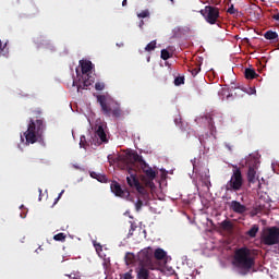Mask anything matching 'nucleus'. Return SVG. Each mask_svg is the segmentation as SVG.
Wrapping results in <instances>:
<instances>
[{
    "instance_id": "nucleus-1",
    "label": "nucleus",
    "mask_w": 279,
    "mask_h": 279,
    "mask_svg": "<svg viewBox=\"0 0 279 279\" xmlns=\"http://www.w3.org/2000/svg\"><path fill=\"white\" fill-rule=\"evenodd\" d=\"M126 169L129 173V177H126L129 186L131 189H135L142 197H147L149 193L146 191L145 186L148 189H154L156 186L154 184V180H156L158 172L154 170L153 167H149V165L145 162V159H143V156L138 155L136 151L129 153L126 155ZM138 171H143L144 173L142 182L145 186H143L141 181H138V177L136 174Z\"/></svg>"
},
{
    "instance_id": "nucleus-2",
    "label": "nucleus",
    "mask_w": 279,
    "mask_h": 279,
    "mask_svg": "<svg viewBox=\"0 0 279 279\" xmlns=\"http://www.w3.org/2000/svg\"><path fill=\"white\" fill-rule=\"evenodd\" d=\"M45 132V121L43 119H29L27 131L24 132V137L26 140V145H34L38 143V138L43 137Z\"/></svg>"
},
{
    "instance_id": "nucleus-3",
    "label": "nucleus",
    "mask_w": 279,
    "mask_h": 279,
    "mask_svg": "<svg viewBox=\"0 0 279 279\" xmlns=\"http://www.w3.org/2000/svg\"><path fill=\"white\" fill-rule=\"evenodd\" d=\"M97 101L100 105L101 112L105 117H114L116 119L123 117L121 107L119 104L114 102V100L108 99L105 95H98Z\"/></svg>"
},
{
    "instance_id": "nucleus-4",
    "label": "nucleus",
    "mask_w": 279,
    "mask_h": 279,
    "mask_svg": "<svg viewBox=\"0 0 279 279\" xmlns=\"http://www.w3.org/2000/svg\"><path fill=\"white\" fill-rule=\"evenodd\" d=\"M254 257H252V251L247 247H241L235 251L234 254V265L239 269H244V271H250L254 267Z\"/></svg>"
},
{
    "instance_id": "nucleus-5",
    "label": "nucleus",
    "mask_w": 279,
    "mask_h": 279,
    "mask_svg": "<svg viewBox=\"0 0 279 279\" xmlns=\"http://www.w3.org/2000/svg\"><path fill=\"white\" fill-rule=\"evenodd\" d=\"M81 64V71L83 73V82H80V84L76 85L77 92L80 90H86L88 86H93L95 84V77L90 76V71H93V62L85 60L80 61Z\"/></svg>"
},
{
    "instance_id": "nucleus-6",
    "label": "nucleus",
    "mask_w": 279,
    "mask_h": 279,
    "mask_svg": "<svg viewBox=\"0 0 279 279\" xmlns=\"http://www.w3.org/2000/svg\"><path fill=\"white\" fill-rule=\"evenodd\" d=\"M137 258L143 267H147L151 271L160 269V265L154 259V248L150 246L140 251Z\"/></svg>"
},
{
    "instance_id": "nucleus-7",
    "label": "nucleus",
    "mask_w": 279,
    "mask_h": 279,
    "mask_svg": "<svg viewBox=\"0 0 279 279\" xmlns=\"http://www.w3.org/2000/svg\"><path fill=\"white\" fill-rule=\"evenodd\" d=\"M226 191H241L243 189V173L241 172V168L233 166V173L231 179L227 182L225 186Z\"/></svg>"
},
{
    "instance_id": "nucleus-8",
    "label": "nucleus",
    "mask_w": 279,
    "mask_h": 279,
    "mask_svg": "<svg viewBox=\"0 0 279 279\" xmlns=\"http://www.w3.org/2000/svg\"><path fill=\"white\" fill-rule=\"evenodd\" d=\"M264 245H278L279 243V227L267 228L262 235Z\"/></svg>"
},
{
    "instance_id": "nucleus-9",
    "label": "nucleus",
    "mask_w": 279,
    "mask_h": 279,
    "mask_svg": "<svg viewBox=\"0 0 279 279\" xmlns=\"http://www.w3.org/2000/svg\"><path fill=\"white\" fill-rule=\"evenodd\" d=\"M201 14L209 25H216L219 21V8L217 7L206 5L201 10Z\"/></svg>"
},
{
    "instance_id": "nucleus-10",
    "label": "nucleus",
    "mask_w": 279,
    "mask_h": 279,
    "mask_svg": "<svg viewBox=\"0 0 279 279\" xmlns=\"http://www.w3.org/2000/svg\"><path fill=\"white\" fill-rule=\"evenodd\" d=\"M110 190L116 195V197H121L122 199L132 202L130 198V191L121 189V184H119V182L112 181L110 184Z\"/></svg>"
},
{
    "instance_id": "nucleus-11",
    "label": "nucleus",
    "mask_w": 279,
    "mask_h": 279,
    "mask_svg": "<svg viewBox=\"0 0 279 279\" xmlns=\"http://www.w3.org/2000/svg\"><path fill=\"white\" fill-rule=\"evenodd\" d=\"M202 119H205L208 123L209 132L211 135L217 132V128L215 126V112L206 113Z\"/></svg>"
},
{
    "instance_id": "nucleus-12",
    "label": "nucleus",
    "mask_w": 279,
    "mask_h": 279,
    "mask_svg": "<svg viewBox=\"0 0 279 279\" xmlns=\"http://www.w3.org/2000/svg\"><path fill=\"white\" fill-rule=\"evenodd\" d=\"M231 210H233V213H236L238 215H243L244 213H247V207L241 204L239 201H232Z\"/></svg>"
},
{
    "instance_id": "nucleus-13",
    "label": "nucleus",
    "mask_w": 279,
    "mask_h": 279,
    "mask_svg": "<svg viewBox=\"0 0 279 279\" xmlns=\"http://www.w3.org/2000/svg\"><path fill=\"white\" fill-rule=\"evenodd\" d=\"M95 138H99V145H101V143H108V135L106 134L102 125L97 126L95 132Z\"/></svg>"
},
{
    "instance_id": "nucleus-14",
    "label": "nucleus",
    "mask_w": 279,
    "mask_h": 279,
    "mask_svg": "<svg viewBox=\"0 0 279 279\" xmlns=\"http://www.w3.org/2000/svg\"><path fill=\"white\" fill-rule=\"evenodd\" d=\"M153 258L155 263L156 260H165V258H167V253L162 248H156L155 251H153Z\"/></svg>"
},
{
    "instance_id": "nucleus-15",
    "label": "nucleus",
    "mask_w": 279,
    "mask_h": 279,
    "mask_svg": "<svg viewBox=\"0 0 279 279\" xmlns=\"http://www.w3.org/2000/svg\"><path fill=\"white\" fill-rule=\"evenodd\" d=\"M90 178L97 180L98 182L106 183L108 182V177L106 174L97 173L95 171L89 172Z\"/></svg>"
},
{
    "instance_id": "nucleus-16",
    "label": "nucleus",
    "mask_w": 279,
    "mask_h": 279,
    "mask_svg": "<svg viewBox=\"0 0 279 279\" xmlns=\"http://www.w3.org/2000/svg\"><path fill=\"white\" fill-rule=\"evenodd\" d=\"M247 182L250 184H256V170L254 167H250L247 171Z\"/></svg>"
},
{
    "instance_id": "nucleus-17",
    "label": "nucleus",
    "mask_w": 279,
    "mask_h": 279,
    "mask_svg": "<svg viewBox=\"0 0 279 279\" xmlns=\"http://www.w3.org/2000/svg\"><path fill=\"white\" fill-rule=\"evenodd\" d=\"M146 266H142L137 270V279H149V270L145 268Z\"/></svg>"
},
{
    "instance_id": "nucleus-18",
    "label": "nucleus",
    "mask_w": 279,
    "mask_h": 279,
    "mask_svg": "<svg viewBox=\"0 0 279 279\" xmlns=\"http://www.w3.org/2000/svg\"><path fill=\"white\" fill-rule=\"evenodd\" d=\"M244 76L246 80H255V77H258V74H256V71L252 68H246L244 70Z\"/></svg>"
},
{
    "instance_id": "nucleus-19",
    "label": "nucleus",
    "mask_w": 279,
    "mask_h": 279,
    "mask_svg": "<svg viewBox=\"0 0 279 279\" xmlns=\"http://www.w3.org/2000/svg\"><path fill=\"white\" fill-rule=\"evenodd\" d=\"M199 71H202V63L201 62H198L195 65H192V66L189 68V72L191 73V75L193 77H196V75L199 74Z\"/></svg>"
},
{
    "instance_id": "nucleus-20",
    "label": "nucleus",
    "mask_w": 279,
    "mask_h": 279,
    "mask_svg": "<svg viewBox=\"0 0 279 279\" xmlns=\"http://www.w3.org/2000/svg\"><path fill=\"white\" fill-rule=\"evenodd\" d=\"M258 225H253L252 228L246 232V236L251 239H256V234H258Z\"/></svg>"
},
{
    "instance_id": "nucleus-21",
    "label": "nucleus",
    "mask_w": 279,
    "mask_h": 279,
    "mask_svg": "<svg viewBox=\"0 0 279 279\" xmlns=\"http://www.w3.org/2000/svg\"><path fill=\"white\" fill-rule=\"evenodd\" d=\"M264 37L266 38V40H276V38H278V33L274 31H267L264 34Z\"/></svg>"
},
{
    "instance_id": "nucleus-22",
    "label": "nucleus",
    "mask_w": 279,
    "mask_h": 279,
    "mask_svg": "<svg viewBox=\"0 0 279 279\" xmlns=\"http://www.w3.org/2000/svg\"><path fill=\"white\" fill-rule=\"evenodd\" d=\"M0 56L8 58L10 56V48H8V43H5L2 48H0Z\"/></svg>"
},
{
    "instance_id": "nucleus-23",
    "label": "nucleus",
    "mask_w": 279,
    "mask_h": 279,
    "mask_svg": "<svg viewBox=\"0 0 279 279\" xmlns=\"http://www.w3.org/2000/svg\"><path fill=\"white\" fill-rule=\"evenodd\" d=\"M222 230H232V222L230 220H223L220 223Z\"/></svg>"
},
{
    "instance_id": "nucleus-24",
    "label": "nucleus",
    "mask_w": 279,
    "mask_h": 279,
    "mask_svg": "<svg viewBox=\"0 0 279 279\" xmlns=\"http://www.w3.org/2000/svg\"><path fill=\"white\" fill-rule=\"evenodd\" d=\"M54 241H61V243H64L66 241V234L64 233H58L53 235Z\"/></svg>"
},
{
    "instance_id": "nucleus-25",
    "label": "nucleus",
    "mask_w": 279,
    "mask_h": 279,
    "mask_svg": "<svg viewBox=\"0 0 279 279\" xmlns=\"http://www.w3.org/2000/svg\"><path fill=\"white\" fill-rule=\"evenodd\" d=\"M125 263H126V265H132V263H134V254L126 253V255H125Z\"/></svg>"
},
{
    "instance_id": "nucleus-26",
    "label": "nucleus",
    "mask_w": 279,
    "mask_h": 279,
    "mask_svg": "<svg viewBox=\"0 0 279 279\" xmlns=\"http://www.w3.org/2000/svg\"><path fill=\"white\" fill-rule=\"evenodd\" d=\"M93 245L97 252V254H99L100 252H104V246L101 245V243L97 242V241H94L93 242Z\"/></svg>"
},
{
    "instance_id": "nucleus-27",
    "label": "nucleus",
    "mask_w": 279,
    "mask_h": 279,
    "mask_svg": "<svg viewBox=\"0 0 279 279\" xmlns=\"http://www.w3.org/2000/svg\"><path fill=\"white\" fill-rule=\"evenodd\" d=\"M154 49H156V40L150 41V43L147 44V46L145 47V51H154Z\"/></svg>"
},
{
    "instance_id": "nucleus-28",
    "label": "nucleus",
    "mask_w": 279,
    "mask_h": 279,
    "mask_svg": "<svg viewBox=\"0 0 279 279\" xmlns=\"http://www.w3.org/2000/svg\"><path fill=\"white\" fill-rule=\"evenodd\" d=\"M80 147H83V149H86V147H88V142H86V136L84 135L81 136Z\"/></svg>"
},
{
    "instance_id": "nucleus-29",
    "label": "nucleus",
    "mask_w": 279,
    "mask_h": 279,
    "mask_svg": "<svg viewBox=\"0 0 279 279\" xmlns=\"http://www.w3.org/2000/svg\"><path fill=\"white\" fill-rule=\"evenodd\" d=\"M169 58H171V53L168 52L167 49H162L161 50V60H169Z\"/></svg>"
},
{
    "instance_id": "nucleus-30",
    "label": "nucleus",
    "mask_w": 279,
    "mask_h": 279,
    "mask_svg": "<svg viewBox=\"0 0 279 279\" xmlns=\"http://www.w3.org/2000/svg\"><path fill=\"white\" fill-rule=\"evenodd\" d=\"M136 228H138V227L136 226V223L131 222V228H130L129 233H128V238H129V239H130V236H133V235H134V231L136 230Z\"/></svg>"
},
{
    "instance_id": "nucleus-31",
    "label": "nucleus",
    "mask_w": 279,
    "mask_h": 279,
    "mask_svg": "<svg viewBox=\"0 0 279 279\" xmlns=\"http://www.w3.org/2000/svg\"><path fill=\"white\" fill-rule=\"evenodd\" d=\"M184 84V77L183 76H178L174 78V85L175 86H182Z\"/></svg>"
},
{
    "instance_id": "nucleus-32",
    "label": "nucleus",
    "mask_w": 279,
    "mask_h": 279,
    "mask_svg": "<svg viewBox=\"0 0 279 279\" xmlns=\"http://www.w3.org/2000/svg\"><path fill=\"white\" fill-rule=\"evenodd\" d=\"M138 19H147L149 17V10H144L137 14Z\"/></svg>"
},
{
    "instance_id": "nucleus-33",
    "label": "nucleus",
    "mask_w": 279,
    "mask_h": 279,
    "mask_svg": "<svg viewBox=\"0 0 279 279\" xmlns=\"http://www.w3.org/2000/svg\"><path fill=\"white\" fill-rule=\"evenodd\" d=\"M141 208H143V201L138 198L137 202L135 203L136 213H141Z\"/></svg>"
},
{
    "instance_id": "nucleus-34",
    "label": "nucleus",
    "mask_w": 279,
    "mask_h": 279,
    "mask_svg": "<svg viewBox=\"0 0 279 279\" xmlns=\"http://www.w3.org/2000/svg\"><path fill=\"white\" fill-rule=\"evenodd\" d=\"M95 88L96 90H104V88H106V84L98 82L95 84Z\"/></svg>"
},
{
    "instance_id": "nucleus-35",
    "label": "nucleus",
    "mask_w": 279,
    "mask_h": 279,
    "mask_svg": "<svg viewBox=\"0 0 279 279\" xmlns=\"http://www.w3.org/2000/svg\"><path fill=\"white\" fill-rule=\"evenodd\" d=\"M132 270L121 275L120 279H132Z\"/></svg>"
},
{
    "instance_id": "nucleus-36",
    "label": "nucleus",
    "mask_w": 279,
    "mask_h": 279,
    "mask_svg": "<svg viewBox=\"0 0 279 279\" xmlns=\"http://www.w3.org/2000/svg\"><path fill=\"white\" fill-rule=\"evenodd\" d=\"M228 14H236L239 12L236 9H234V4H231V7L227 10Z\"/></svg>"
},
{
    "instance_id": "nucleus-37",
    "label": "nucleus",
    "mask_w": 279,
    "mask_h": 279,
    "mask_svg": "<svg viewBox=\"0 0 279 279\" xmlns=\"http://www.w3.org/2000/svg\"><path fill=\"white\" fill-rule=\"evenodd\" d=\"M174 123H175V125H178L179 128H182V119H181V118H180L179 120L175 119V120H174Z\"/></svg>"
},
{
    "instance_id": "nucleus-38",
    "label": "nucleus",
    "mask_w": 279,
    "mask_h": 279,
    "mask_svg": "<svg viewBox=\"0 0 279 279\" xmlns=\"http://www.w3.org/2000/svg\"><path fill=\"white\" fill-rule=\"evenodd\" d=\"M68 276H69V278H72V279H77L80 277V275L75 274V272H72V274H70Z\"/></svg>"
},
{
    "instance_id": "nucleus-39",
    "label": "nucleus",
    "mask_w": 279,
    "mask_h": 279,
    "mask_svg": "<svg viewBox=\"0 0 279 279\" xmlns=\"http://www.w3.org/2000/svg\"><path fill=\"white\" fill-rule=\"evenodd\" d=\"M64 193V190L59 194V196L56 198L54 204H58V201L60 199V197H62V194Z\"/></svg>"
},
{
    "instance_id": "nucleus-40",
    "label": "nucleus",
    "mask_w": 279,
    "mask_h": 279,
    "mask_svg": "<svg viewBox=\"0 0 279 279\" xmlns=\"http://www.w3.org/2000/svg\"><path fill=\"white\" fill-rule=\"evenodd\" d=\"M143 25H145V22L143 20L140 21L138 27L143 29Z\"/></svg>"
},
{
    "instance_id": "nucleus-41",
    "label": "nucleus",
    "mask_w": 279,
    "mask_h": 279,
    "mask_svg": "<svg viewBox=\"0 0 279 279\" xmlns=\"http://www.w3.org/2000/svg\"><path fill=\"white\" fill-rule=\"evenodd\" d=\"M272 19H275V21H279V13L272 15Z\"/></svg>"
},
{
    "instance_id": "nucleus-42",
    "label": "nucleus",
    "mask_w": 279,
    "mask_h": 279,
    "mask_svg": "<svg viewBox=\"0 0 279 279\" xmlns=\"http://www.w3.org/2000/svg\"><path fill=\"white\" fill-rule=\"evenodd\" d=\"M227 149H229V151H232V146H230V144H226Z\"/></svg>"
},
{
    "instance_id": "nucleus-43",
    "label": "nucleus",
    "mask_w": 279,
    "mask_h": 279,
    "mask_svg": "<svg viewBox=\"0 0 279 279\" xmlns=\"http://www.w3.org/2000/svg\"><path fill=\"white\" fill-rule=\"evenodd\" d=\"M122 5H123V8H125V5H128V0H123Z\"/></svg>"
},
{
    "instance_id": "nucleus-44",
    "label": "nucleus",
    "mask_w": 279,
    "mask_h": 279,
    "mask_svg": "<svg viewBox=\"0 0 279 279\" xmlns=\"http://www.w3.org/2000/svg\"><path fill=\"white\" fill-rule=\"evenodd\" d=\"M3 47V43L0 40V49Z\"/></svg>"
},
{
    "instance_id": "nucleus-45",
    "label": "nucleus",
    "mask_w": 279,
    "mask_h": 279,
    "mask_svg": "<svg viewBox=\"0 0 279 279\" xmlns=\"http://www.w3.org/2000/svg\"><path fill=\"white\" fill-rule=\"evenodd\" d=\"M254 93H256V89H253L252 95H254Z\"/></svg>"
},
{
    "instance_id": "nucleus-46",
    "label": "nucleus",
    "mask_w": 279,
    "mask_h": 279,
    "mask_svg": "<svg viewBox=\"0 0 279 279\" xmlns=\"http://www.w3.org/2000/svg\"><path fill=\"white\" fill-rule=\"evenodd\" d=\"M39 194H43V190L41 189H39Z\"/></svg>"
},
{
    "instance_id": "nucleus-47",
    "label": "nucleus",
    "mask_w": 279,
    "mask_h": 279,
    "mask_svg": "<svg viewBox=\"0 0 279 279\" xmlns=\"http://www.w3.org/2000/svg\"><path fill=\"white\" fill-rule=\"evenodd\" d=\"M73 86H75V81H73Z\"/></svg>"
},
{
    "instance_id": "nucleus-48",
    "label": "nucleus",
    "mask_w": 279,
    "mask_h": 279,
    "mask_svg": "<svg viewBox=\"0 0 279 279\" xmlns=\"http://www.w3.org/2000/svg\"><path fill=\"white\" fill-rule=\"evenodd\" d=\"M173 3V0H170Z\"/></svg>"
}]
</instances>
